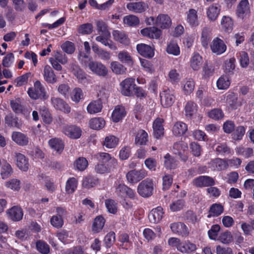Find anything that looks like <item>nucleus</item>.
I'll list each match as a JSON object with an SVG mask.
<instances>
[{
	"label": "nucleus",
	"mask_w": 254,
	"mask_h": 254,
	"mask_svg": "<svg viewBox=\"0 0 254 254\" xmlns=\"http://www.w3.org/2000/svg\"><path fill=\"white\" fill-rule=\"evenodd\" d=\"M190 63L192 69L193 70L197 71L202 65V58L198 53H194L190 60Z\"/></svg>",
	"instance_id": "obj_35"
},
{
	"label": "nucleus",
	"mask_w": 254,
	"mask_h": 254,
	"mask_svg": "<svg viewBox=\"0 0 254 254\" xmlns=\"http://www.w3.org/2000/svg\"><path fill=\"white\" fill-rule=\"evenodd\" d=\"M73 165L75 170L83 171L87 168L88 162L85 158L79 157L74 161Z\"/></svg>",
	"instance_id": "obj_45"
},
{
	"label": "nucleus",
	"mask_w": 254,
	"mask_h": 254,
	"mask_svg": "<svg viewBox=\"0 0 254 254\" xmlns=\"http://www.w3.org/2000/svg\"><path fill=\"white\" fill-rule=\"evenodd\" d=\"M110 36H106L105 35H99L96 37L95 39L97 42L101 43L105 46H108L113 50L117 49V46L110 39Z\"/></svg>",
	"instance_id": "obj_44"
},
{
	"label": "nucleus",
	"mask_w": 254,
	"mask_h": 254,
	"mask_svg": "<svg viewBox=\"0 0 254 254\" xmlns=\"http://www.w3.org/2000/svg\"><path fill=\"white\" fill-rule=\"evenodd\" d=\"M126 115L125 108L122 106H117L112 114V119L114 122L118 123Z\"/></svg>",
	"instance_id": "obj_34"
},
{
	"label": "nucleus",
	"mask_w": 254,
	"mask_h": 254,
	"mask_svg": "<svg viewBox=\"0 0 254 254\" xmlns=\"http://www.w3.org/2000/svg\"><path fill=\"white\" fill-rule=\"evenodd\" d=\"M51 101L52 104L56 109L67 114L70 112V106L63 99L53 97L51 98Z\"/></svg>",
	"instance_id": "obj_16"
},
{
	"label": "nucleus",
	"mask_w": 254,
	"mask_h": 254,
	"mask_svg": "<svg viewBox=\"0 0 254 254\" xmlns=\"http://www.w3.org/2000/svg\"><path fill=\"white\" fill-rule=\"evenodd\" d=\"M193 184L198 188L207 187L214 186L215 181L213 178L208 176H200L193 180Z\"/></svg>",
	"instance_id": "obj_15"
},
{
	"label": "nucleus",
	"mask_w": 254,
	"mask_h": 254,
	"mask_svg": "<svg viewBox=\"0 0 254 254\" xmlns=\"http://www.w3.org/2000/svg\"><path fill=\"white\" fill-rule=\"evenodd\" d=\"M164 166L169 169H175L177 165V161L172 157L169 153H167L164 156Z\"/></svg>",
	"instance_id": "obj_56"
},
{
	"label": "nucleus",
	"mask_w": 254,
	"mask_h": 254,
	"mask_svg": "<svg viewBox=\"0 0 254 254\" xmlns=\"http://www.w3.org/2000/svg\"><path fill=\"white\" fill-rule=\"evenodd\" d=\"M119 142V139L113 135H110L105 138L103 145L108 148H115Z\"/></svg>",
	"instance_id": "obj_51"
},
{
	"label": "nucleus",
	"mask_w": 254,
	"mask_h": 254,
	"mask_svg": "<svg viewBox=\"0 0 254 254\" xmlns=\"http://www.w3.org/2000/svg\"><path fill=\"white\" fill-rule=\"evenodd\" d=\"M13 173V169L11 165L5 162L1 167L0 175L1 178L3 180L9 178Z\"/></svg>",
	"instance_id": "obj_58"
},
{
	"label": "nucleus",
	"mask_w": 254,
	"mask_h": 254,
	"mask_svg": "<svg viewBox=\"0 0 254 254\" xmlns=\"http://www.w3.org/2000/svg\"><path fill=\"white\" fill-rule=\"evenodd\" d=\"M89 69L94 74L102 77L107 75L108 70L106 66L101 62L93 61L89 64Z\"/></svg>",
	"instance_id": "obj_11"
},
{
	"label": "nucleus",
	"mask_w": 254,
	"mask_h": 254,
	"mask_svg": "<svg viewBox=\"0 0 254 254\" xmlns=\"http://www.w3.org/2000/svg\"><path fill=\"white\" fill-rule=\"evenodd\" d=\"M212 33L208 28H203L201 36V43L203 47L207 48L208 44L211 39Z\"/></svg>",
	"instance_id": "obj_43"
},
{
	"label": "nucleus",
	"mask_w": 254,
	"mask_h": 254,
	"mask_svg": "<svg viewBox=\"0 0 254 254\" xmlns=\"http://www.w3.org/2000/svg\"><path fill=\"white\" fill-rule=\"evenodd\" d=\"M154 186L152 179L146 178L138 184L137 189V192L143 197H149L153 193Z\"/></svg>",
	"instance_id": "obj_2"
},
{
	"label": "nucleus",
	"mask_w": 254,
	"mask_h": 254,
	"mask_svg": "<svg viewBox=\"0 0 254 254\" xmlns=\"http://www.w3.org/2000/svg\"><path fill=\"white\" fill-rule=\"evenodd\" d=\"M147 175V172L144 169L132 170L127 174L126 178L128 182L133 184L139 182L144 178Z\"/></svg>",
	"instance_id": "obj_6"
},
{
	"label": "nucleus",
	"mask_w": 254,
	"mask_h": 254,
	"mask_svg": "<svg viewBox=\"0 0 254 254\" xmlns=\"http://www.w3.org/2000/svg\"><path fill=\"white\" fill-rule=\"evenodd\" d=\"M224 211V207L220 203H213L209 207L208 218L215 217L220 215Z\"/></svg>",
	"instance_id": "obj_36"
},
{
	"label": "nucleus",
	"mask_w": 254,
	"mask_h": 254,
	"mask_svg": "<svg viewBox=\"0 0 254 254\" xmlns=\"http://www.w3.org/2000/svg\"><path fill=\"white\" fill-rule=\"evenodd\" d=\"M78 181L74 177H70L68 179L65 184V191L67 193H73L77 189Z\"/></svg>",
	"instance_id": "obj_50"
},
{
	"label": "nucleus",
	"mask_w": 254,
	"mask_h": 254,
	"mask_svg": "<svg viewBox=\"0 0 254 254\" xmlns=\"http://www.w3.org/2000/svg\"><path fill=\"white\" fill-rule=\"evenodd\" d=\"M148 134L143 129H139L135 135L134 143L136 145H144L148 141Z\"/></svg>",
	"instance_id": "obj_37"
},
{
	"label": "nucleus",
	"mask_w": 254,
	"mask_h": 254,
	"mask_svg": "<svg viewBox=\"0 0 254 254\" xmlns=\"http://www.w3.org/2000/svg\"><path fill=\"white\" fill-rule=\"evenodd\" d=\"M207 115L210 118L215 121H218L224 117V113L221 109L214 108L207 113Z\"/></svg>",
	"instance_id": "obj_60"
},
{
	"label": "nucleus",
	"mask_w": 254,
	"mask_h": 254,
	"mask_svg": "<svg viewBox=\"0 0 254 254\" xmlns=\"http://www.w3.org/2000/svg\"><path fill=\"white\" fill-rule=\"evenodd\" d=\"M105 219L102 215L96 216L92 224V230L94 233H99L103 228Z\"/></svg>",
	"instance_id": "obj_41"
},
{
	"label": "nucleus",
	"mask_w": 254,
	"mask_h": 254,
	"mask_svg": "<svg viewBox=\"0 0 254 254\" xmlns=\"http://www.w3.org/2000/svg\"><path fill=\"white\" fill-rule=\"evenodd\" d=\"M40 114L41 116L43 122L47 125L50 124L53 121V118L49 110L43 106L40 109Z\"/></svg>",
	"instance_id": "obj_55"
},
{
	"label": "nucleus",
	"mask_w": 254,
	"mask_h": 254,
	"mask_svg": "<svg viewBox=\"0 0 254 254\" xmlns=\"http://www.w3.org/2000/svg\"><path fill=\"white\" fill-rule=\"evenodd\" d=\"M236 59L233 57L226 60L224 62V72L228 75H232L234 74V70L236 67Z\"/></svg>",
	"instance_id": "obj_47"
},
{
	"label": "nucleus",
	"mask_w": 254,
	"mask_h": 254,
	"mask_svg": "<svg viewBox=\"0 0 254 254\" xmlns=\"http://www.w3.org/2000/svg\"><path fill=\"white\" fill-rule=\"evenodd\" d=\"M118 57L119 60L122 62L128 65H132L133 61L131 56L129 53L126 51H121L119 53Z\"/></svg>",
	"instance_id": "obj_54"
},
{
	"label": "nucleus",
	"mask_w": 254,
	"mask_h": 254,
	"mask_svg": "<svg viewBox=\"0 0 254 254\" xmlns=\"http://www.w3.org/2000/svg\"><path fill=\"white\" fill-rule=\"evenodd\" d=\"M27 93L29 96L33 100H45L48 97L45 89L39 80H36L34 82V87H30L28 89Z\"/></svg>",
	"instance_id": "obj_1"
},
{
	"label": "nucleus",
	"mask_w": 254,
	"mask_h": 254,
	"mask_svg": "<svg viewBox=\"0 0 254 254\" xmlns=\"http://www.w3.org/2000/svg\"><path fill=\"white\" fill-rule=\"evenodd\" d=\"M121 93L124 96L131 97L133 96V90L136 84L135 79L132 77H128L125 79L120 83Z\"/></svg>",
	"instance_id": "obj_3"
},
{
	"label": "nucleus",
	"mask_w": 254,
	"mask_h": 254,
	"mask_svg": "<svg viewBox=\"0 0 254 254\" xmlns=\"http://www.w3.org/2000/svg\"><path fill=\"white\" fill-rule=\"evenodd\" d=\"M209 165L213 170L220 171L226 169L228 167V163L225 159L217 158L211 160Z\"/></svg>",
	"instance_id": "obj_24"
},
{
	"label": "nucleus",
	"mask_w": 254,
	"mask_h": 254,
	"mask_svg": "<svg viewBox=\"0 0 254 254\" xmlns=\"http://www.w3.org/2000/svg\"><path fill=\"white\" fill-rule=\"evenodd\" d=\"M70 70L73 74L78 79V82L80 83H88L89 82L90 76L78 64H71Z\"/></svg>",
	"instance_id": "obj_5"
},
{
	"label": "nucleus",
	"mask_w": 254,
	"mask_h": 254,
	"mask_svg": "<svg viewBox=\"0 0 254 254\" xmlns=\"http://www.w3.org/2000/svg\"><path fill=\"white\" fill-rule=\"evenodd\" d=\"M98 162L102 164L109 165L111 167H116L117 165V160L114 157H111V155L106 152H99L94 155Z\"/></svg>",
	"instance_id": "obj_8"
},
{
	"label": "nucleus",
	"mask_w": 254,
	"mask_h": 254,
	"mask_svg": "<svg viewBox=\"0 0 254 254\" xmlns=\"http://www.w3.org/2000/svg\"><path fill=\"white\" fill-rule=\"evenodd\" d=\"M221 11V6L217 3L211 4L206 9V15L211 21H215L218 18Z\"/></svg>",
	"instance_id": "obj_20"
},
{
	"label": "nucleus",
	"mask_w": 254,
	"mask_h": 254,
	"mask_svg": "<svg viewBox=\"0 0 254 254\" xmlns=\"http://www.w3.org/2000/svg\"><path fill=\"white\" fill-rule=\"evenodd\" d=\"M5 123L9 127L20 128L21 125L18 118L12 114L6 115L4 118Z\"/></svg>",
	"instance_id": "obj_48"
},
{
	"label": "nucleus",
	"mask_w": 254,
	"mask_h": 254,
	"mask_svg": "<svg viewBox=\"0 0 254 254\" xmlns=\"http://www.w3.org/2000/svg\"><path fill=\"white\" fill-rule=\"evenodd\" d=\"M103 108L102 102L100 99L92 101L87 107V111L90 114H95L101 112Z\"/></svg>",
	"instance_id": "obj_29"
},
{
	"label": "nucleus",
	"mask_w": 254,
	"mask_h": 254,
	"mask_svg": "<svg viewBox=\"0 0 254 254\" xmlns=\"http://www.w3.org/2000/svg\"><path fill=\"white\" fill-rule=\"evenodd\" d=\"M166 52L168 54L174 56H178L180 54V48L177 43L174 41H171L168 44Z\"/></svg>",
	"instance_id": "obj_61"
},
{
	"label": "nucleus",
	"mask_w": 254,
	"mask_h": 254,
	"mask_svg": "<svg viewBox=\"0 0 254 254\" xmlns=\"http://www.w3.org/2000/svg\"><path fill=\"white\" fill-rule=\"evenodd\" d=\"M115 193L121 198L128 196L131 199H134L135 196V191L125 184H119L116 188Z\"/></svg>",
	"instance_id": "obj_7"
},
{
	"label": "nucleus",
	"mask_w": 254,
	"mask_h": 254,
	"mask_svg": "<svg viewBox=\"0 0 254 254\" xmlns=\"http://www.w3.org/2000/svg\"><path fill=\"white\" fill-rule=\"evenodd\" d=\"M44 80L50 84H54L57 81V77L52 68L49 65H45L43 70Z\"/></svg>",
	"instance_id": "obj_27"
},
{
	"label": "nucleus",
	"mask_w": 254,
	"mask_h": 254,
	"mask_svg": "<svg viewBox=\"0 0 254 254\" xmlns=\"http://www.w3.org/2000/svg\"><path fill=\"white\" fill-rule=\"evenodd\" d=\"M148 8V4L144 1L132 2L127 4V8L131 12L142 13Z\"/></svg>",
	"instance_id": "obj_14"
},
{
	"label": "nucleus",
	"mask_w": 254,
	"mask_h": 254,
	"mask_svg": "<svg viewBox=\"0 0 254 254\" xmlns=\"http://www.w3.org/2000/svg\"><path fill=\"white\" fill-rule=\"evenodd\" d=\"M64 133L72 139H78L80 137L82 130L80 127L75 125H66L63 127Z\"/></svg>",
	"instance_id": "obj_10"
},
{
	"label": "nucleus",
	"mask_w": 254,
	"mask_h": 254,
	"mask_svg": "<svg viewBox=\"0 0 254 254\" xmlns=\"http://www.w3.org/2000/svg\"><path fill=\"white\" fill-rule=\"evenodd\" d=\"M187 21L191 27H195L199 25L198 15L197 11L190 8L187 13Z\"/></svg>",
	"instance_id": "obj_32"
},
{
	"label": "nucleus",
	"mask_w": 254,
	"mask_h": 254,
	"mask_svg": "<svg viewBox=\"0 0 254 254\" xmlns=\"http://www.w3.org/2000/svg\"><path fill=\"white\" fill-rule=\"evenodd\" d=\"M238 60L240 65L243 68H247L250 64V59L248 54L245 51H241L239 53Z\"/></svg>",
	"instance_id": "obj_62"
},
{
	"label": "nucleus",
	"mask_w": 254,
	"mask_h": 254,
	"mask_svg": "<svg viewBox=\"0 0 254 254\" xmlns=\"http://www.w3.org/2000/svg\"><path fill=\"white\" fill-rule=\"evenodd\" d=\"M161 104L165 108L171 107L175 101L173 92L168 89L163 90L160 94Z\"/></svg>",
	"instance_id": "obj_9"
},
{
	"label": "nucleus",
	"mask_w": 254,
	"mask_h": 254,
	"mask_svg": "<svg viewBox=\"0 0 254 254\" xmlns=\"http://www.w3.org/2000/svg\"><path fill=\"white\" fill-rule=\"evenodd\" d=\"M172 151L175 154L178 155L184 162L188 160V146L185 141H179L175 142L173 146Z\"/></svg>",
	"instance_id": "obj_4"
},
{
	"label": "nucleus",
	"mask_w": 254,
	"mask_h": 254,
	"mask_svg": "<svg viewBox=\"0 0 254 254\" xmlns=\"http://www.w3.org/2000/svg\"><path fill=\"white\" fill-rule=\"evenodd\" d=\"M164 214L163 209L158 206L153 209L148 214V218L151 223H157L162 219Z\"/></svg>",
	"instance_id": "obj_25"
},
{
	"label": "nucleus",
	"mask_w": 254,
	"mask_h": 254,
	"mask_svg": "<svg viewBox=\"0 0 254 254\" xmlns=\"http://www.w3.org/2000/svg\"><path fill=\"white\" fill-rule=\"evenodd\" d=\"M99 183L98 178L91 175H88L84 177L82 180V186L83 188L89 189L97 186Z\"/></svg>",
	"instance_id": "obj_33"
},
{
	"label": "nucleus",
	"mask_w": 254,
	"mask_h": 254,
	"mask_svg": "<svg viewBox=\"0 0 254 254\" xmlns=\"http://www.w3.org/2000/svg\"><path fill=\"white\" fill-rule=\"evenodd\" d=\"M164 120L162 118H157L153 123V134L155 138L159 139L164 134V128L163 124Z\"/></svg>",
	"instance_id": "obj_18"
},
{
	"label": "nucleus",
	"mask_w": 254,
	"mask_h": 254,
	"mask_svg": "<svg viewBox=\"0 0 254 254\" xmlns=\"http://www.w3.org/2000/svg\"><path fill=\"white\" fill-rule=\"evenodd\" d=\"M112 71L116 74H122L126 72L127 68L118 62H112L111 63Z\"/></svg>",
	"instance_id": "obj_57"
},
{
	"label": "nucleus",
	"mask_w": 254,
	"mask_h": 254,
	"mask_svg": "<svg viewBox=\"0 0 254 254\" xmlns=\"http://www.w3.org/2000/svg\"><path fill=\"white\" fill-rule=\"evenodd\" d=\"M196 249V245L189 241L182 242L178 250L182 253L190 254L194 252Z\"/></svg>",
	"instance_id": "obj_38"
},
{
	"label": "nucleus",
	"mask_w": 254,
	"mask_h": 254,
	"mask_svg": "<svg viewBox=\"0 0 254 254\" xmlns=\"http://www.w3.org/2000/svg\"><path fill=\"white\" fill-rule=\"evenodd\" d=\"M141 33L144 36L151 38L158 39L162 34L161 30L156 27H150L141 30Z\"/></svg>",
	"instance_id": "obj_28"
},
{
	"label": "nucleus",
	"mask_w": 254,
	"mask_h": 254,
	"mask_svg": "<svg viewBox=\"0 0 254 254\" xmlns=\"http://www.w3.org/2000/svg\"><path fill=\"white\" fill-rule=\"evenodd\" d=\"M6 214L8 218L14 222L21 220L23 216L22 208L18 206H14L7 210Z\"/></svg>",
	"instance_id": "obj_17"
},
{
	"label": "nucleus",
	"mask_w": 254,
	"mask_h": 254,
	"mask_svg": "<svg viewBox=\"0 0 254 254\" xmlns=\"http://www.w3.org/2000/svg\"><path fill=\"white\" fill-rule=\"evenodd\" d=\"M235 151L237 155L245 158H249L253 155V149L250 147L245 148L243 146H239L236 147Z\"/></svg>",
	"instance_id": "obj_49"
},
{
	"label": "nucleus",
	"mask_w": 254,
	"mask_h": 254,
	"mask_svg": "<svg viewBox=\"0 0 254 254\" xmlns=\"http://www.w3.org/2000/svg\"><path fill=\"white\" fill-rule=\"evenodd\" d=\"M215 150L218 154L223 156L231 153V149L226 143H219L216 146Z\"/></svg>",
	"instance_id": "obj_63"
},
{
	"label": "nucleus",
	"mask_w": 254,
	"mask_h": 254,
	"mask_svg": "<svg viewBox=\"0 0 254 254\" xmlns=\"http://www.w3.org/2000/svg\"><path fill=\"white\" fill-rule=\"evenodd\" d=\"M49 144L51 148L57 151V152L61 153L64 148V143L63 141L57 138H54L49 140Z\"/></svg>",
	"instance_id": "obj_46"
},
{
	"label": "nucleus",
	"mask_w": 254,
	"mask_h": 254,
	"mask_svg": "<svg viewBox=\"0 0 254 254\" xmlns=\"http://www.w3.org/2000/svg\"><path fill=\"white\" fill-rule=\"evenodd\" d=\"M188 130V125L183 122H177L173 126L172 132L176 136H181Z\"/></svg>",
	"instance_id": "obj_30"
},
{
	"label": "nucleus",
	"mask_w": 254,
	"mask_h": 254,
	"mask_svg": "<svg viewBox=\"0 0 254 254\" xmlns=\"http://www.w3.org/2000/svg\"><path fill=\"white\" fill-rule=\"evenodd\" d=\"M139 19L134 15H128L124 17V22L129 26H136L139 23Z\"/></svg>",
	"instance_id": "obj_59"
},
{
	"label": "nucleus",
	"mask_w": 254,
	"mask_h": 254,
	"mask_svg": "<svg viewBox=\"0 0 254 254\" xmlns=\"http://www.w3.org/2000/svg\"><path fill=\"white\" fill-rule=\"evenodd\" d=\"M236 13L237 16L243 19L250 13V7L248 0H242L237 5Z\"/></svg>",
	"instance_id": "obj_13"
},
{
	"label": "nucleus",
	"mask_w": 254,
	"mask_h": 254,
	"mask_svg": "<svg viewBox=\"0 0 254 254\" xmlns=\"http://www.w3.org/2000/svg\"><path fill=\"white\" fill-rule=\"evenodd\" d=\"M138 53L142 57L151 58L154 55V52L151 47L145 44H138L136 46Z\"/></svg>",
	"instance_id": "obj_26"
},
{
	"label": "nucleus",
	"mask_w": 254,
	"mask_h": 254,
	"mask_svg": "<svg viewBox=\"0 0 254 254\" xmlns=\"http://www.w3.org/2000/svg\"><path fill=\"white\" fill-rule=\"evenodd\" d=\"M222 29L225 32L231 33L233 29V20L229 16H223L221 20Z\"/></svg>",
	"instance_id": "obj_40"
},
{
	"label": "nucleus",
	"mask_w": 254,
	"mask_h": 254,
	"mask_svg": "<svg viewBox=\"0 0 254 254\" xmlns=\"http://www.w3.org/2000/svg\"><path fill=\"white\" fill-rule=\"evenodd\" d=\"M170 228L172 232L182 237L187 236L189 232L187 226L182 222H174L170 224Z\"/></svg>",
	"instance_id": "obj_19"
},
{
	"label": "nucleus",
	"mask_w": 254,
	"mask_h": 254,
	"mask_svg": "<svg viewBox=\"0 0 254 254\" xmlns=\"http://www.w3.org/2000/svg\"><path fill=\"white\" fill-rule=\"evenodd\" d=\"M36 247L37 250L42 254H48L50 252V246L44 241H37L36 243Z\"/></svg>",
	"instance_id": "obj_64"
},
{
	"label": "nucleus",
	"mask_w": 254,
	"mask_h": 254,
	"mask_svg": "<svg viewBox=\"0 0 254 254\" xmlns=\"http://www.w3.org/2000/svg\"><path fill=\"white\" fill-rule=\"evenodd\" d=\"M11 138L16 144L21 146L27 145L29 141L28 136L19 131H13L11 134Z\"/></svg>",
	"instance_id": "obj_22"
},
{
	"label": "nucleus",
	"mask_w": 254,
	"mask_h": 254,
	"mask_svg": "<svg viewBox=\"0 0 254 254\" xmlns=\"http://www.w3.org/2000/svg\"><path fill=\"white\" fill-rule=\"evenodd\" d=\"M171 24V19L167 14H160L156 18L155 25L161 29H168Z\"/></svg>",
	"instance_id": "obj_23"
},
{
	"label": "nucleus",
	"mask_w": 254,
	"mask_h": 254,
	"mask_svg": "<svg viewBox=\"0 0 254 254\" xmlns=\"http://www.w3.org/2000/svg\"><path fill=\"white\" fill-rule=\"evenodd\" d=\"M210 49L213 53L217 55H220L226 51L227 46L222 39L216 37L214 38L210 45Z\"/></svg>",
	"instance_id": "obj_12"
},
{
	"label": "nucleus",
	"mask_w": 254,
	"mask_h": 254,
	"mask_svg": "<svg viewBox=\"0 0 254 254\" xmlns=\"http://www.w3.org/2000/svg\"><path fill=\"white\" fill-rule=\"evenodd\" d=\"M83 52H80L78 55V60L81 64L84 67H89V64L92 61V58Z\"/></svg>",
	"instance_id": "obj_53"
},
{
	"label": "nucleus",
	"mask_w": 254,
	"mask_h": 254,
	"mask_svg": "<svg viewBox=\"0 0 254 254\" xmlns=\"http://www.w3.org/2000/svg\"><path fill=\"white\" fill-rule=\"evenodd\" d=\"M15 157L17 167L23 172H27L29 169V160L26 156L20 153L15 152Z\"/></svg>",
	"instance_id": "obj_21"
},
{
	"label": "nucleus",
	"mask_w": 254,
	"mask_h": 254,
	"mask_svg": "<svg viewBox=\"0 0 254 254\" xmlns=\"http://www.w3.org/2000/svg\"><path fill=\"white\" fill-rule=\"evenodd\" d=\"M113 36L115 41L121 44L125 45H128L129 44V39L124 31L118 30H114L113 31Z\"/></svg>",
	"instance_id": "obj_39"
},
{
	"label": "nucleus",
	"mask_w": 254,
	"mask_h": 254,
	"mask_svg": "<svg viewBox=\"0 0 254 254\" xmlns=\"http://www.w3.org/2000/svg\"><path fill=\"white\" fill-rule=\"evenodd\" d=\"M197 110V105L194 102L188 101L185 105V116L188 119H192L195 115Z\"/></svg>",
	"instance_id": "obj_31"
},
{
	"label": "nucleus",
	"mask_w": 254,
	"mask_h": 254,
	"mask_svg": "<svg viewBox=\"0 0 254 254\" xmlns=\"http://www.w3.org/2000/svg\"><path fill=\"white\" fill-rule=\"evenodd\" d=\"M105 125V121L102 118H94L89 121V126L91 128L98 130L102 128Z\"/></svg>",
	"instance_id": "obj_52"
},
{
	"label": "nucleus",
	"mask_w": 254,
	"mask_h": 254,
	"mask_svg": "<svg viewBox=\"0 0 254 254\" xmlns=\"http://www.w3.org/2000/svg\"><path fill=\"white\" fill-rule=\"evenodd\" d=\"M228 75H221L216 82L217 88L220 90L227 89L231 84V79Z\"/></svg>",
	"instance_id": "obj_42"
}]
</instances>
